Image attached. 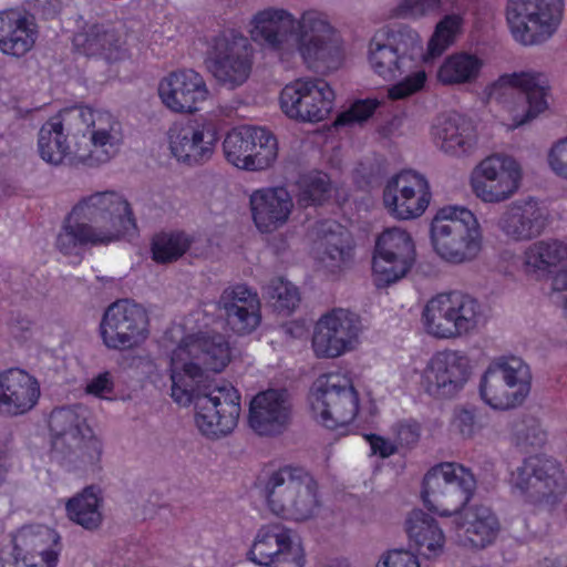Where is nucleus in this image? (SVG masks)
<instances>
[{"mask_svg":"<svg viewBox=\"0 0 567 567\" xmlns=\"http://www.w3.org/2000/svg\"><path fill=\"white\" fill-rule=\"evenodd\" d=\"M508 89L519 90V96L530 100L532 97L547 101V79L542 72L535 70H523L505 73L486 87L488 97H498L499 93Z\"/></svg>","mask_w":567,"mask_h":567,"instance_id":"nucleus-39","label":"nucleus"},{"mask_svg":"<svg viewBox=\"0 0 567 567\" xmlns=\"http://www.w3.org/2000/svg\"><path fill=\"white\" fill-rule=\"evenodd\" d=\"M37 28L32 19L16 10L0 12V51L23 56L34 45Z\"/></svg>","mask_w":567,"mask_h":567,"instance_id":"nucleus-35","label":"nucleus"},{"mask_svg":"<svg viewBox=\"0 0 567 567\" xmlns=\"http://www.w3.org/2000/svg\"><path fill=\"white\" fill-rule=\"evenodd\" d=\"M492 99L499 103L495 118L506 131H514L528 124L548 107L547 101L536 97L528 100L519 95L507 96L505 91L501 92L498 97Z\"/></svg>","mask_w":567,"mask_h":567,"instance_id":"nucleus-36","label":"nucleus"},{"mask_svg":"<svg viewBox=\"0 0 567 567\" xmlns=\"http://www.w3.org/2000/svg\"><path fill=\"white\" fill-rule=\"evenodd\" d=\"M365 439L373 455L385 458L399 452L398 444L394 440L391 441L390 439L378 434L367 435Z\"/></svg>","mask_w":567,"mask_h":567,"instance_id":"nucleus-54","label":"nucleus"},{"mask_svg":"<svg viewBox=\"0 0 567 567\" xmlns=\"http://www.w3.org/2000/svg\"><path fill=\"white\" fill-rule=\"evenodd\" d=\"M291 406L285 391L267 390L256 394L249 404L248 422L260 435L280 432L289 422Z\"/></svg>","mask_w":567,"mask_h":567,"instance_id":"nucleus-33","label":"nucleus"},{"mask_svg":"<svg viewBox=\"0 0 567 567\" xmlns=\"http://www.w3.org/2000/svg\"><path fill=\"white\" fill-rule=\"evenodd\" d=\"M566 0H505L503 16L512 40L522 47L549 41L565 17Z\"/></svg>","mask_w":567,"mask_h":567,"instance_id":"nucleus-10","label":"nucleus"},{"mask_svg":"<svg viewBox=\"0 0 567 567\" xmlns=\"http://www.w3.org/2000/svg\"><path fill=\"white\" fill-rule=\"evenodd\" d=\"M546 163L554 175L567 181V136L551 143L546 153Z\"/></svg>","mask_w":567,"mask_h":567,"instance_id":"nucleus-49","label":"nucleus"},{"mask_svg":"<svg viewBox=\"0 0 567 567\" xmlns=\"http://www.w3.org/2000/svg\"><path fill=\"white\" fill-rule=\"evenodd\" d=\"M53 447L71 450L82 462L96 464L103 452L102 441L87 425L84 411L71 408L54 410L50 416Z\"/></svg>","mask_w":567,"mask_h":567,"instance_id":"nucleus-24","label":"nucleus"},{"mask_svg":"<svg viewBox=\"0 0 567 567\" xmlns=\"http://www.w3.org/2000/svg\"><path fill=\"white\" fill-rule=\"evenodd\" d=\"M464 16L450 13L435 25L423 53L420 33L405 24H385L373 33L368 50L367 62L370 70L384 81H393L386 90L388 99L405 100L421 92L427 74L423 63L443 54L461 35Z\"/></svg>","mask_w":567,"mask_h":567,"instance_id":"nucleus-3","label":"nucleus"},{"mask_svg":"<svg viewBox=\"0 0 567 567\" xmlns=\"http://www.w3.org/2000/svg\"><path fill=\"white\" fill-rule=\"evenodd\" d=\"M213 320L205 313L188 318L175 326L168 337L178 343L171 354V398L179 406L193 404V421L197 431L213 440L235 431L241 414V394L225 380L216 382L204 393L198 383L208 373H220L231 361V348L225 336L212 329Z\"/></svg>","mask_w":567,"mask_h":567,"instance_id":"nucleus-1","label":"nucleus"},{"mask_svg":"<svg viewBox=\"0 0 567 567\" xmlns=\"http://www.w3.org/2000/svg\"><path fill=\"white\" fill-rule=\"evenodd\" d=\"M265 492L268 509L284 519L308 522L323 511L319 484L303 467L287 465L275 471Z\"/></svg>","mask_w":567,"mask_h":567,"instance_id":"nucleus-8","label":"nucleus"},{"mask_svg":"<svg viewBox=\"0 0 567 567\" xmlns=\"http://www.w3.org/2000/svg\"><path fill=\"white\" fill-rule=\"evenodd\" d=\"M247 32L252 42L274 52L286 65L298 56L308 70L330 74L347 60L339 31L318 9H306L297 18L284 7H265L251 16Z\"/></svg>","mask_w":567,"mask_h":567,"instance_id":"nucleus-2","label":"nucleus"},{"mask_svg":"<svg viewBox=\"0 0 567 567\" xmlns=\"http://www.w3.org/2000/svg\"><path fill=\"white\" fill-rule=\"evenodd\" d=\"M471 375L472 364L468 355L452 349L433 353L420 372L410 369L404 371L406 384L434 400L456 398Z\"/></svg>","mask_w":567,"mask_h":567,"instance_id":"nucleus-11","label":"nucleus"},{"mask_svg":"<svg viewBox=\"0 0 567 567\" xmlns=\"http://www.w3.org/2000/svg\"><path fill=\"white\" fill-rule=\"evenodd\" d=\"M249 50L245 35L234 30L224 31L208 40L205 68L218 83L231 89L240 86L252 69Z\"/></svg>","mask_w":567,"mask_h":567,"instance_id":"nucleus-18","label":"nucleus"},{"mask_svg":"<svg viewBox=\"0 0 567 567\" xmlns=\"http://www.w3.org/2000/svg\"><path fill=\"white\" fill-rule=\"evenodd\" d=\"M429 135L433 145L443 154L461 158L473 153L477 134L463 115L450 112L437 115L431 122Z\"/></svg>","mask_w":567,"mask_h":567,"instance_id":"nucleus-28","label":"nucleus"},{"mask_svg":"<svg viewBox=\"0 0 567 567\" xmlns=\"http://www.w3.org/2000/svg\"><path fill=\"white\" fill-rule=\"evenodd\" d=\"M518 267L527 276H538L548 271L540 240L524 250Z\"/></svg>","mask_w":567,"mask_h":567,"instance_id":"nucleus-48","label":"nucleus"},{"mask_svg":"<svg viewBox=\"0 0 567 567\" xmlns=\"http://www.w3.org/2000/svg\"><path fill=\"white\" fill-rule=\"evenodd\" d=\"M451 426L453 431L466 439L475 436L482 429L475 414L466 409H458L454 412Z\"/></svg>","mask_w":567,"mask_h":567,"instance_id":"nucleus-50","label":"nucleus"},{"mask_svg":"<svg viewBox=\"0 0 567 567\" xmlns=\"http://www.w3.org/2000/svg\"><path fill=\"white\" fill-rule=\"evenodd\" d=\"M73 41L76 50L87 56H102L107 61H117L126 54L124 42L120 38L100 29L76 34Z\"/></svg>","mask_w":567,"mask_h":567,"instance_id":"nucleus-41","label":"nucleus"},{"mask_svg":"<svg viewBox=\"0 0 567 567\" xmlns=\"http://www.w3.org/2000/svg\"><path fill=\"white\" fill-rule=\"evenodd\" d=\"M114 383L110 373H100L86 384V392L104 400H111Z\"/></svg>","mask_w":567,"mask_h":567,"instance_id":"nucleus-53","label":"nucleus"},{"mask_svg":"<svg viewBox=\"0 0 567 567\" xmlns=\"http://www.w3.org/2000/svg\"><path fill=\"white\" fill-rule=\"evenodd\" d=\"M101 337L111 349H132L148 337V317L145 309L128 300L111 305L101 322Z\"/></svg>","mask_w":567,"mask_h":567,"instance_id":"nucleus-27","label":"nucleus"},{"mask_svg":"<svg viewBox=\"0 0 567 567\" xmlns=\"http://www.w3.org/2000/svg\"><path fill=\"white\" fill-rule=\"evenodd\" d=\"M381 104L382 101L374 97L358 100L351 105V107L348 111L341 113L338 116L336 124L346 125L350 123H360L367 121L369 117L372 116L374 111L379 106H381Z\"/></svg>","mask_w":567,"mask_h":567,"instance_id":"nucleus-46","label":"nucleus"},{"mask_svg":"<svg viewBox=\"0 0 567 567\" xmlns=\"http://www.w3.org/2000/svg\"><path fill=\"white\" fill-rule=\"evenodd\" d=\"M280 111L291 121L318 124L327 121L336 105V91L323 79L302 76L282 86L278 96Z\"/></svg>","mask_w":567,"mask_h":567,"instance_id":"nucleus-16","label":"nucleus"},{"mask_svg":"<svg viewBox=\"0 0 567 567\" xmlns=\"http://www.w3.org/2000/svg\"><path fill=\"white\" fill-rule=\"evenodd\" d=\"M483 320L480 302L462 291L440 293L427 301L422 322L425 331L440 339L470 334Z\"/></svg>","mask_w":567,"mask_h":567,"instance_id":"nucleus-13","label":"nucleus"},{"mask_svg":"<svg viewBox=\"0 0 567 567\" xmlns=\"http://www.w3.org/2000/svg\"><path fill=\"white\" fill-rule=\"evenodd\" d=\"M228 164L245 172H261L275 165L279 155L277 137L267 128L239 125L230 128L221 143Z\"/></svg>","mask_w":567,"mask_h":567,"instance_id":"nucleus-17","label":"nucleus"},{"mask_svg":"<svg viewBox=\"0 0 567 567\" xmlns=\"http://www.w3.org/2000/svg\"><path fill=\"white\" fill-rule=\"evenodd\" d=\"M475 488L473 474L456 463H441L424 476L421 497L440 516H453L455 542L463 547L484 548L499 532L491 508L468 505Z\"/></svg>","mask_w":567,"mask_h":567,"instance_id":"nucleus-5","label":"nucleus"},{"mask_svg":"<svg viewBox=\"0 0 567 567\" xmlns=\"http://www.w3.org/2000/svg\"><path fill=\"white\" fill-rule=\"evenodd\" d=\"M374 567H421L417 557L409 550L393 549L383 554Z\"/></svg>","mask_w":567,"mask_h":567,"instance_id":"nucleus-51","label":"nucleus"},{"mask_svg":"<svg viewBox=\"0 0 567 567\" xmlns=\"http://www.w3.org/2000/svg\"><path fill=\"white\" fill-rule=\"evenodd\" d=\"M61 551L59 533L42 523L17 527L0 548L3 567H56Z\"/></svg>","mask_w":567,"mask_h":567,"instance_id":"nucleus-14","label":"nucleus"},{"mask_svg":"<svg viewBox=\"0 0 567 567\" xmlns=\"http://www.w3.org/2000/svg\"><path fill=\"white\" fill-rule=\"evenodd\" d=\"M102 489L90 485L70 497L65 503L68 518L86 530L100 528L104 520Z\"/></svg>","mask_w":567,"mask_h":567,"instance_id":"nucleus-37","label":"nucleus"},{"mask_svg":"<svg viewBox=\"0 0 567 567\" xmlns=\"http://www.w3.org/2000/svg\"><path fill=\"white\" fill-rule=\"evenodd\" d=\"M189 237L182 233H162L152 241V255L156 262H171L178 259L189 247Z\"/></svg>","mask_w":567,"mask_h":567,"instance_id":"nucleus-43","label":"nucleus"},{"mask_svg":"<svg viewBox=\"0 0 567 567\" xmlns=\"http://www.w3.org/2000/svg\"><path fill=\"white\" fill-rule=\"evenodd\" d=\"M415 241L403 227L393 226L382 230L372 254V278L378 287L402 279L415 261Z\"/></svg>","mask_w":567,"mask_h":567,"instance_id":"nucleus-20","label":"nucleus"},{"mask_svg":"<svg viewBox=\"0 0 567 567\" xmlns=\"http://www.w3.org/2000/svg\"><path fill=\"white\" fill-rule=\"evenodd\" d=\"M393 440L400 449L414 446L421 437V424L414 419H404L395 422L391 427Z\"/></svg>","mask_w":567,"mask_h":567,"instance_id":"nucleus-47","label":"nucleus"},{"mask_svg":"<svg viewBox=\"0 0 567 567\" xmlns=\"http://www.w3.org/2000/svg\"><path fill=\"white\" fill-rule=\"evenodd\" d=\"M137 226L126 198L116 192L95 193L81 199L58 235L56 246L65 255L82 245L110 244L136 235Z\"/></svg>","mask_w":567,"mask_h":567,"instance_id":"nucleus-6","label":"nucleus"},{"mask_svg":"<svg viewBox=\"0 0 567 567\" xmlns=\"http://www.w3.org/2000/svg\"><path fill=\"white\" fill-rule=\"evenodd\" d=\"M496 225L507 239L524 241L543 233L547 225V215L537 200L528 198L507 206Z\"/></svg>","mask_w":567,"mask_h":567,"instance_id":"nucleus-31","label":"nucleus"},{"mask_svg":"<svg viewBox=\"0 0 567 567\" xmlns=\"http://www.w3.org/2000/svg\"><path fill=\"white\" fill-rule=\"evenodd\" d=\"M411 547L424 558L441 556L446 546V536L439 522L422 509L411 511L404 522Z\"/></svg>","mask_w":567,"mask_h":567,"instance_id":"nucleus-34","label":"nucleus"},{"mask_svg":"<svg viewBox=\"0 0 567 567\" xmlns=\"http://www.w3.org/2000/svg\"><path fill=\"white\" fill-rule=\"evenodd\" d=\"M481 55L457 51L447 55L436 70V80L443 85H463L476 81L484 68Z\"/></svg>","mask_w":567,"mask_h":567,"instance_id":"nucleus-38","label":"nucleus"},{"mask_svg":"<svg viewBox=\"0 0 567 567\" xmlns=\"http://www.w3.org/2000/svg\"><path fill=\"white\" fill-rule=\"evenodd\" d=\"M198 312H202V313H205L206 316H208L212 320H213V323H212V329L215 330V332L219 336H223L221 333H219V328L221 327V322L217 319H215L212 315L207 313L206 311L204 310H196L194 311L193 313L188 315L187 317H185L182 321L179 322H175L173 323L165 332V336H164V340L166 343V347H169V344L173 347L172 350L169 351L168 353V367H167V371L169 372V364H171V354L173 353L174 350L177 349L178 347V343L177 342H174L169 337H168V332L171 331L172 328H174L175 326H184L186 320L195 315H197Z\"/></svg>","mask_w":567,"mask_h":567,"instance_id":"nucleus-55","label":"nucleus"},{"mask_svg":"<svg viewBox=\"0 0 567 567\" xmlns=\"http://www.w3.org/2000/svg\"><path fill=\"white\" fill-rule=\"evenodd\" d=\"M166 146L172 158L186 166H197L208 162L217 147V126L208 120L189 125L174 124L165 134Z\"/></svg>","mask_w":567,"mask_h":567,"instance_id":"nucleus-26","label":"nucleus"},{"mask_svg":"<svg viewBox=\"0 0 567 567\" xmlns=\"http://www.w3.org/2000/svg\"><path fill=\"white\" fill-rule=\"evenodd\" d=\"M530 382V369L520 358H499L482 374L480 396L491 409H513L527 398Z\"/></svg>","mask_w":567,"mask_h":567,"instance_id":"nucleus-15","label":"nucleus"},{"mask_svg":"<svg viewBox=\"0 0 567 567\" xmlns=\"http://www.w3.org/2000/svg\"><path fill=\"white\" fill-rule=\"evenodd\" d=\"M293 207L292 195L284 186L262 187L249 196L251 218L261 233H272L286 225Z\"/></svg>","mask_w":567,"mask_h":567,"instance_id":"nucleus-29","label":"nucleus"},{"mask_svg":"<svg viewBox=\"0 0 567 567\" xmlns=\"http://www.w3.org/2000/svg\"><path fill=\"white\" fill-rule=\"evenodd\" d=\"M442 0H399L392 17L417 20L440 9Z\"/></svg>","mask_w":567,"mask_h":567,"instance_id":"nucleus-45","label":"nucleus"},{"mask_svg":"<svg viewBox=\"0 0 567 567\" xmlns=\"http://www.w3.org/2000/svg\"><path fill=\"white\" fill-rule=\"evenodd\" d=\"M267 296L272 300L274 307L279 311H292L299 303L298 289L282 278L274 279L267 287Z\"/></svg>","mask_w":567,"mask_h":567,"instance_id":"nucleus-44","label":"nucleus"},{"mask_svg":"<svg viewBox=\"0 0 567 567\" xmlns=\"http://www.w3.org/2000/svg\"><path fill=\"white\" fill-rule=\"evenodd\" d=\"M524 168L520 161L506 152H493L480 159L468 174L473 196L485 205H498L520 190Z\"/></svg>","mask_w":567,"mask_h":567,"instance_id":"nucleus-12","label":"nucleus"},{"mask_svg":"<svg viewBox=\"0 0 567 567\" xmlns=\"http://www.w3.org/2000/svg\"><path fill=\"white\" fill-rule=\"evenodd\" d=\"M532 436H526V442L530 445H539L545 441V432L539 426L530 429Z\"/></svg>","mask_w":567,"mask_h":567,"instance_id":"nucleus-56","label":"nucleus"},{"mask_svg":"<svg viewBox=\"0 0 567 567\" xmlns=\"http://www.w3.org/2000/svg\"><path fill=\"white\" fill-rule=\"evenodd\" d=\"M219 305L227 316V321L237 334H249L261 322L258 295L246 285H234L224 290Z\"/></svg>","mask_w":567,"mask_h":567,"instance_id":"nucleus-32","label":"nucleus"},{"mask_svg":"<svg viewBox=\"0 0 567 567\" xmlns=\"http://www.w3.org/2000/svg\"><path fill=\"white\" fill-rule=\"evenodd\" d=\"M310 417L327 429L351 424L359 413V396L350 375L342 371L320 374L307 396Z\"/></svg>","mask_w":567,"mask_h":567,"instance_id":"nucleus-9","label":"nucleus"},{"mask_svg":"<svg viewBox=\"0 0 567 567\" xmlns=\"http://www.w3.org/2000/svg\"><path fill=\"white\" fill-rule=\"evenodd\" d=\"M322 231V245L326 250L320 262L330 272H336L350 261L354 247L353 238L347 228L337 223H329Z\"/></svg>","mask_w":567,"mask_h":567,"instance_id":"nucleus-40","label":"nucleus"},{"mask_svg":"<svg viewBox=\"0 0 567 567\" xmlns=\"http://www.w3.org/2000/svg\"><path fill=\"white\" fill-rule=\"evenodd\" d=\"M156 93L162 105L177 115L200 112L212 95L205 78L190 68L176 69L163 75Z\"/></svg>","mask_w":567,"mask_h":567,"instance_id":"nucleus-23","label":"nucleus"},{"mask_svg":"<svg viewBox=\"0 0 567 567\" xmlns=\"http://www.w3.org/2000/svg\"><path fill=\"white\" fill-rule=\"evenodd\" d=\"M547 269L567 260V243L559 240H540Z\"/></svg>","mask_w":567,"mask_h":567,"instance_id":"nucleus-52","label":"nucleus"},{"mask_svg":"<svg viewBox=\"0 0 567 567\" xmlns=\"http://www.w3.org/2000/svg\"><path fill=\"white\" fill-rule=\"evenodd\" d=\"M123 143L121 122L109 111L79 106L41 127L40 157L51 165L100 166L118 153Z\"/></svg>","mask_w":567,"mask_h":567,"instance_id":"nucleus-4","label":"nucleus"},{"mask_svg":"<svg viewBox=\"0 0 567 567\" xmlns=\"http://www.w3.org/2000/svg\"><path fill=\"white\" fill-rule=\"evenodd\" d=\"M40 395L39 381L25 370L13 368L0 373V414H25L38 404Z\"/></svg>","mask_w":567,"mask_h":567,"instance_id":"nucleus-30","label":"nucleus"},{"mask_svg":"<svg viewBox=\"0 0 567 567\" xmlns=\"http://www.w3.org/2000/svg\"><path fill=\"white\" fill-rule=\"evenodd\" d=\"M361 323L351 311L332 309L317 321L312 336V350L318 358H339L360 344Z\"/></svg>","mask_w":567,"mask_h":567,"instance_id":"nucleus-25","label":"nucleus"},{"mask_svg":"<svg viewBox=\"0 0 567 567\" xmlns=\"http://www.w3.org/2000/svg\"><path fill=\"white\" fill-rule=\"evenodd\" d=\"M429 240L434 255L452 266L475 261L484 248L482 225L465 205L437 207L429 221Z\"/></svg>","mask_w":567,"mask_h":567,"instance_id":"nucleus-7","label":"nucleus"},{"mask_svg":"<svg viewBox=\"0 0 567 567\" xmlns=\"http://www.w3.org/2000/svg\"><path fill=\"white\" fill-rule=\"evenodd\" d=\"M247 559L259 567H305V546L281 524L262 525L256 533Z\"/></svg>","mask_w":567,"mask_h":567,"instance_id":"nucleus-22","label":"nucleus"},{"mask_svg":"<svg viewBox=\"0 0 567 567\" xmlns=\"http://www.w3.org/2000/svg\"><path fill=\"white\" fill-rule=\"evenodd\" d=\"M334 193L329 176L319 171L302 175L298 182L297 199L300 206H316L327 202Z\"/></svg>","mask_w":567,"mask_h":567,"instance_id":"nucleus-42","label":"nucleus"},{"mask_svg":"<svg viewBox=\"0 0 567 567\" xmlns=\"http://www.w3.org/2000/svg\"><path fill=\"white\" fill-rule=\"evenodd\" d=\"M433 193L429 179L415 171H402L386 179L382 190V205L395 220L421 218L431 206Z\"/></svg>","mask_w":567,"mask_h":567,"instance_id":"nucleus-21","label":"nucleus"},{"mask_svg":"<svg viewBox=\"0 0 567 567\" xmlns=\"http://www.w3.org/2000/svg\"><path fill=\"white\" fill-rule=\"evenodd\" d=\"M513 494L526 506L550 504L564 489L559 464L543 456H532L511 475Z\"/></svg>","mask_w":567,"mask_h":567,"instance_id":"nucleus-19","label":"nucleus"}]
</instances>
